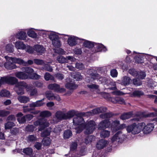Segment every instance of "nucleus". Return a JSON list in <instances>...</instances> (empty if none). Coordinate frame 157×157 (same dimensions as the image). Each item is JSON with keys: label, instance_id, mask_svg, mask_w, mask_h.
I'll return each mask as SVG.
<instances>
[{"label": "nucleus", "instance_id": "a211bd4d", "mask_svg": "<svg viewBox=\"0 0 157 157\" xmlns=\"http://www.w3.org/2000/svg\"><path fill=\"white\" fill-rule=\"evenodd\" d=\"M67 83L65 85V87L70 90H74L76 89L78 87V86L72 82L69 78L66 79Z\"/></svg>", "mask_w": 157, "mask_h": 157}, {"label": "nucleus", "instance_id": "39448f33", "mask_svg": "<svg viewBox=\"0 0 157 157\" xmlns=\"http://www.w3.org/2000/svg\"><path fill=\"white\" fill-rule=\"evenodd\" d=\"M75 114V111L73 110L69 111L66 113H64L62 111H59L56 113L55 116L58 120L61 121L71 118Z\"/></svg>", "mask_w": 157, "mask_h": 157}, {"label": "nucleus", "instance_id": "79ce46f5", "mask_svg": "<svg viewBox=\"0 0 157 157\" xmlns=\"http://www.w3.org/2000/svg\"><path fill=\"white\" fill-rule=\"evenodd\" d=\"M23 153L26 155H30L33 152L32 149L30 148H27L23 149Z\"/></svg>", "mask_w": 157, "mask_h": 157}, {"label": "nucleus", "instance_id": "3c124183", "mask_svg": "<svg viewBox=\"0 0 157 157\" xmlns=\"http://www.w3.org/2000/svg\"><path fill=\"white\" fill-rule=\"evenodd\" d=\"M10 112L6 110H0V117H3L8 115Z\"/></svg>", "mask_w": 157, "mask_h": 157}, {"label": "nucleus", "instance_id": "4468645a", "mask_svg": "<svg viewBox=\"0 0 157 157\" xmlns=\"http://www.w3.org/2000/svg\"><path fill=\"white\" fill-rule=\"evenodd\" d=\"M46 98L49 100H56L58 101L60 100V98L58 95L55 96L54 94L49 91H46L45 93Z\"/></svg>", "mask_w": 157, "mask_h": 157}, {"label": "nucleus", "instance_id": "ea45409f", "mask_svg": "<svg viewBox=\"0 0 157 157\" xmlns=\"http://www.w3.org/2000/svg\"><path fill=\"white\" fill-rule=\"evenodd\" d=\"M44 78L46 81H48L49 80H54V79L53 76L48 72L45 74L44 75Z\"/></svg>", "mask_w": 157, "mask_h": 157}, {"label": "nucleus", "instance_id": "0eeeda50", "mask_svg": "<svg viewBox=\"0 0 157 157\" xmlns=\"http://www.w3.org/2000/svg\"><path fill=\"white\" fill-rule=\"evenodd\" d=\"M34 124L35 126H39V131H41L45 128L48 127L49 125V123L47 120L44 118L39 119L35 122Z\"/></svg>", "mask_w": 157, "mask_h": 157}, {"label": "nucleus", "instance_id": "9d476101", "mask_svg": "<svg viewBox=\"0 0 157 157\" xmlns=\"http://www.w3.org/2000/svg\"><path fill=\"white\" fill-rule=\"evenodd\" d=\"M153 109L155 112L151 113H148L147 114L145 115L144 113H142L140 116H137L136 118L133 119V120L135 121H139L143 117H154L157 116V109L153 108Z\"/></svg>", "mask_w": 157, "mask_h": 157}, {"label": "nucleus", "instance_id": "69168bd1", "mask_svg": "<svg viewBox=\"0 0 157 157\" xmlns=\"http://www.w3.org/2000/svg\"><path fill=\"white\" fill-rule=\"evenodd\" d=\"M54 76L58 79L60 80L63 79L64 78V75L59 73H58L55 74Z\"/></svg>", "mask_w": 157, "mask_h": 157}, {"label": "nucleus", "instance_id": "37998d69", "mask_svg": "<svg viewBox=\"0 0 157 157\" xmlns=\"http://www.w3.org/2000/svg\"><path fill=\"white\" fill-rule=\"evenodd\" d=\"M112 116L113 114L111 113H104L100 115V117L102 118H107Z\"/></svg>", "mask_w": 157, "mask_h": 157}, {"label": "nucleus", "instance_id": "774afa93", "mask_svg": "<svg viewBox=\"0 0 157 157\" xmlns=\"http://www.w3.org/2000/svg\"><path fill=\"white\" fill-rule=\"evenodd\" d=\"M38 95L37 91L36 89H34L31 90L30 93L31 96H37Z\"/></svg>", "mask_w": 157, "mask_h": 157}, {"label": "nucleus", "instance_id": "bb28decb", "mask_svg": "<svg viewBox=\"0 0 157 157\" xmlns=\"http://www.w3.org/2000/svg\"><path fill=\"white\" fill-rule=\"evenodd\" d=\"M132 115V112H129L122 114L120 117V118L122 120H124L130 118Z\"/></svg>", "mask_w": 157, "mask_h": 157}, {"label": "nucleus", "instance_id": "4be33fe9", "mask_svg": "<svg viewBox=\"0 0 157 157\" xmlns=\"http://www.w3.org/2000/svg\"><path fill=\"white\" fill-rule=\"evenodd\" d=\"M120 82L121 84L124 86H126L130 84L131 82V79L128 76H124L121 79Z\"/></svg>", "mask_w": 157, "mask_h": 157}, {"label": "nucleus", "instance_id": "c85d7f7f", "mask_svg": "<svg viewBox=\"0 0 157 157\" xmlns=\"http://www.w3.org/2000/svg\"><path fill=\"white\" fill-rule=\"evenodd\" d=\"M27 34L29 36L33 38H35L37 36V34L32 29L28 30Z\"/></svg>", "mask_w": 157, "mask_h": 157}, {"label": "nucleus", "instance_id": "7ed1b4c3", "mask_svg": "<svg viewBox=\"0 0 157 157\" xmlns=\"http://www.w3.org/2000/svg\"><path fill=\"white\" fill-rule=\"evenodd\" d=\"M8 84L11 85L15 84L14 89L18 95H22L25 94L24 88H26L27 91H29L32 88L31 86H28L27 83L24 82H17V79L14 77L8 76Z\"/></svg>", "mask_w": 157, "mask_h": 157}, {"label": "nucleus", "instance_id": "0e129e2a", "mask_svg": "<svg viewBox=\"0 0 157 157\" xmlns=\"http://www.w3.org/2000/svg\"><path fill=\"white\" fill-rule=\"evenodd\" d=\"M117 72L116 69H113L110 71V75L113 77H117Z\"/></svg>", "mask_w": 157, "mask_h": 157}, {"label": "nucleus", "instance_id": "aec40b11", "mask_svg": "<svg viewBox=\"0 0 157 157\" xmlns=\"http://www.w3.org/2000/svg\"><path fill=\"white\" fill-rule=\"evenodd\" d=\"M107 144L108 142L103 139L99 140L97 143L96 147L98 149H101L104 148Z\"/></svg>", "mask_w": 157, "mask_h": 157}, {"label": "nucleus", "instance_id": "20e7f679", "mask_svg": "<svg viewBox=\"0 0 157 157\" xmlns=\"http://www.w3.org/2000/svg\"><path fill=\"white\" fill-rule=\"evenodd\" d=\"M141 124V122L138 124L133 123L128 125L126 128L127 132L133 135L139 134L142 131V127L143 126Z\"/></svg>", "mask_w": 157, "mask_h": 157}, {"label": "nucleus", "instance_id": "2eb2a0df", "mask_svg": "<svg viewBox=\"0 0 157 157\" xmlns=\"http://www.w3.org/2000/svg\"><path fill=\"white\" fill-rule=\"evenodd\" d=\"M7 59L9 60H12V61L14 63H17L19 64L26 65L27 63L24 60L19 58H17L15 57H6Z\"/></svg>", "mask_w": 157, "mask_h": 157}, {"label": "nucleus", "instance_id": "a19ab883", "mask_svg": "<svg viewBox=\"0 0 157 157\" xmlns=\"http://www.w3.org/2000/svg\"><path fill=\"white\" fill-rule=\"evenodd\" d=\"M71 76L76 80H80L82 79V77L79 72L75 73V75H72Z\"/></svg>", "mask_w": 157, "mask_h": 157}, {"label": "nucleus", "instance_id": "052dcab7", "mask_svg": "<svg viewBox=\"0 0 157 157\" xmlns=\"http://www.w3.org/2000/svg\"><path fill=\"white\" fill-rule=\"evenodd\" d=\"M40 77V76L36 73H33L30 77L29 76V78L32 79H39Z\"/></svg>", "mask_w": 157, "mask_h": 157}, {"label": "nucleus", "instance_id": "bf43d9fd", "mask_svg": "<svg viewBox=\"0 0 157 157\" xmlns=\"http://www.w3.org/2000/svg\"><path fill=\"white\" fill-rule=\"evenodd\" d=\"M34 62L35 64L38 65H42L45 63L43 60L37 59H34Z\"/></svg>", "mask_w": 157, "mask_h": 157}, {"label": "nucleus", "instance_id": "de8ad7c7", "mask_svg": "<svg viewBox=\"0 0 157 157\" xmlns=\"http://www.w3.org/2000/svg\"><path fill=\"white\" fill-rule=\"evenodd\" d=\"M8 76L1 77L0 79V83L1 85L5 83L8 84Z\"/></svg>", "mask_w": 157, "mask_h": 157}, {"label": "nucleus", "instance_id": "6e6d98bb", "mask_svg": "<svg viewBox=\"0 0 157 157\" xmlns=\"http://www.w3.org/2000/svg\"><path fill=\"white\" fill-rule=\"evenodd\" d=\"M25 72L29 75H30L33 72L34 70L33 69L29 67L24 68Z\"/></svg>", "mask_w": 157, "mask_h": 157}, {"label": "nucleus", "instance_id": "2f4dec72", "mask_svg": "<svg viewBox=\"0 0 157 157\" xmlns=\"http://www.w3.org/2000/svg\"><path fill=\"white\" fill-rule=\"evenodd\" d=\"M49 37L52 41L59 38L58 35L54 32H51L49 34Z\"/></svg>", "mask_w": 157, "mask_h": 157}, {"label": "nucleus", "instance_id": "f8f14e48", "mask_svg": "<svg viewBox=\"0 0 157 157\" xmlns=\"http://www.w3.org/2000/svg\"><path fill=\"white\" fill-rule=\"evenodd\" d=\"M69 37L67 40L68 44L71 46L75 45L77 43V41L79 40V38L74 36H68Z\"/></svg>", "mask_w": 157, "mask_h": 157}, {"label": "nucleus", "instance_id": "58836bf2", "mask_svg": "<svg viewBox=\"0 0 157 157\" xmlns=\"http://www.w3.org/2000/svg\"><path fill=\"white\" fill-rule=\"evenodd\" d=\"M10 95V92L8 90H2L0 92V96L1 97H8Z\"/></svg>", "mask_w": 157, "mask_h": 157}, {"label": "nucleus", "instance_id": "6ab92c4d", "mask_svg": "<svg viewBox=\"0 0 157 157\" xmlns=\"http://www.w3.org/2000/svg\"><path fill=\"white\" fill-rule=\"evenodd\" d=\"M34 49L38 55H41L44 53L45 51V48L42 46L40 45H35Z\"/></svg>", "mask_w": 157, "mask_h": 157}, {"label": "nucleus", "instance_id": "f03ea898", "mask_svg": "<svg viewBox=\"0 0 157 157\" xmlns=\"http://www.w3.org/2000/svg\"><path fill=\"white\" fill-rule=\"evenodd\" d=\"M98 70V68L95 67H91L87 70V73L90 75L91 78L90 80L89 78H87V82H90V81H92L94 80L99 79V81L103 85H106L107 86H109L107 89L112 90H115L116 89L115 86V82L109 79H107L105 78L101 77L99 75L95 73V72Z\"/></svg>", "mask_w": 157, "mask_h": 157}, {"label": "nucleus", "instance_id": "72a5a7b5", "mask_svg": "<svg viewBox=\"0 0 157 157\" xmlns=\"http://www.w3.org/2000/svg\"><path fill=\"white\" fill-rule=\"evenodd\" d=\"M144 94V93L139 90H136L132 94H130V96L131 97H139Z\"/></svg>", "mask_w": 157, "mask_h": 157}, {"label": "nucleus", "instance_id": "5701e85b", "mask_svg": "<svg viewBox=\"0 0 157 157\" xmlns=\"http://www.w3.org/2000/svg\"><path fill=\"white\" fill-rule=\"evenodd\" d=\"M15 48L18 49L25 50L26 48V45L22 41H18L15 42Z\"/></svg>", "mask_w": 157, "mask_h": 157}, {"label": "nucleus", "instance_id": "1a4fd4ad", "mask_svg": "<svg viewBox=\"0 0 157 157\" xmlns=\"http://www.w3.org/2000/svg\"><path fill=\"white\" fill-rule=\"evenodd\" d=\"M48 87L49 89L53 90L59 93H63L65 91V88H60V86L56 83L50 84L48 85Z\"/></svg>", "mask_w": 157, "mask_h": 157}, {"label": "nucleus", "instance_id": "e2e57ef3", "mask_svg": "<svg viewBox=\"0 0 157 157\" xmlns=\"http://www.w3.org/2000/svg\"><path fill=\"white\" fill-rule=\"evenodd\" d=\"M75 67L78 69L82 70L84 69V65L81 63H77L75 64Z\"/></svg>", "mask_w": 157, "mask_h": 157}, {"label": "nucleus", "instance_id": "cd10ccee", "mask_svg": "<svg viewBox=\"0 0 157 157\" xmlns=\"http://www.w3.org/2000/svg\"><path fill=\"white\" fill-rule=\"evenodd\" d=\"M96 52L105 51L106 50V48L102 44H98L96 47Z\"/></svg>", "mask_w": 157, "mask_h": 157}, {"label": "nucleus", "instance_id": "5fc2aeb1", "mask_svg": "<svg viewBox=\"0 0 157 157\" xmlns=\"http://www.w3.org/2000/svg\"><path fill=\"white\" fill-rule=\"evenodd\" d=\"M157 85V83L152 79H150L148 83V86L152 88Z\"/></svg>", "mask_w": 157, "mask_h": 157}, {"label": "nucleus", "instance_id": "9b49d317", "mask_svg": "<svg viewBox=\"0 0 157 157\" xmlns=\"http://www.w3.org/2000/svg\"><path fill=\"white\" fill-rule=\"evenodd\" d=\"M6 57H8L7 56H5V58L6 60V62L4 64V65L5 68L7 69L12 70L17 68V66L14 63L12 60H9L7 59Z\"/></svg>", "mask_w": 157, "mask_h": 157}, {"label": "nucleus", "instance_id": "7c9ffc66", "mask_svg": "<svg viewBox=\"0 0 157 157\" xmlns=\"http://www.w3.org/2000/svg\"><path fill=\"white\" fill-rule=\"evenodd\" d=\"M57 60L58 62L61 63H67V60L66 58L61 56H59L57 57Z\"/></svg>", "mask_w": 157, "mask_h": 157}, {"label": "nucleus", "instance_id": "603ef678", "mask_svg": "<svg viewBox=\"0 0 157 157\" xmlns=\"http://www.w3.org/2000/svg\"><path fill=\"white\" fill-rule=\"evenodd\" d=\"M146 76V74L144 72L140 71L138 73L137 78L141 79H143L145 78Z\"/></svg>", "mask_w": 157, "mask_h": 157}, {"label": "nucleus", "instance_id": "13d9d810", "mask_svg": "<svg viewBox=\"0 0 157 157\" xmlns=\"http://www.w3.org/2000/svg\"><path fill=\"white\" fill-rule=\"evenodd\" d=\"M154 59L153 58L151 59V62H150V63L149 64V67L150 68H153L155 70L157 71V64H154L152 62Z\"/></svg>", "mask_w": 157, "mask_h": 157}, {"label": "nucleus", "instance_id": "f3484780", "mask_svg": "<svg viewBox=\"0 0 157 157\" xmlns=\"http://www.w3.org/2000/svg\"><path fill=\"white\" fill-rule=\"evenodd\" d=\"M110 122L108 120H105L101 122L98 124V129L101 130L102 129L109 128L110 127Z\"/></svg>", "mask_w": 157, "mask_h": 157}, {"label": "nucleus", "instance_id": "6e6552de", "mask_svg": "<svg viewBox=\"0 0 157 157\" xmlns=\"http://www.w3.org/2000/svg\"><path fill=\"white\" fill-rule=\"evenodd\" d=\"M143 126L142 127V131L144 134H147L150 133L154 128V124L153 123H149L147 124L144 122H141Z\"/></svg>", "mask_w": 157, "mask_h": 157}, {"label": "nucleus", "instance_id": "412c9836", "mask_svg": "<svg viewBox=\"0 0 157 157\" xmlns=\"http://www.w3.org/2000/svg\"><path fill=\"white\" fill-rule=\"evenodd\" d=\"M15 75L17 78L21 79H25L29 78L28 75L22 72H17Z\"/></svg>", "mask_w": 157, "mask_h": 157}, {"label": "nucleus", "instance_id": "49530a36", "mask_svg": "<svg viewBox=\"0 0 157 157\" xmlns=\"http://www.w3.org/2000/svg\"><path fill=\"white\" fill-rule=\"evenodd\" d=\"M52 43L53 45L55 47H59L61 45L60 42L59 38L54 40H53L52 41Z\"/></svg>", "mask_w": 157, "mask_h": 157}, {"label": "nucleus", "instance_id": "b1692460", "mask_svg": "<svg viewBox=\"0 0 157 157\" xmlns=\"http://www.w3.org/2000/svg\"><path fill=\"white\" fill-rule=\"evenodd\" d=\"M22 116L23 114L21 112L18 113L16 115L17 117V120L20 124L24 123L26 121L25 116Z\"/></svg>", "mask_w": 157, "mask_h": 157}, {"label": "nucleus", "instance_id": "f704fd0d", "mask_svg": "<svg viewBox=\"0 0 157 157\" xmlns=\"http://www.w3.org/2000/svg\"><path fill=\"white\" fill-rule=\"evenodd\" d=\"M87 86L90 90H94L98 89L99 86L95 84L89 83L87 85Z\"/></svg>", "mask_w": 157, "mask_h": 157}, {"label": "nucleus", "instance_id": "473e14b6", "mask_svg": "<svg viewBox=\"0 0 157 157\" xmlns=\"http://www.w3.org/2000/svg\"><path fill=\"white\" fill-rule=\"evenodd\" d=\"M83 44L84 47L88 48H91L94 46L92 42L87 40H84Z\"/></svg>", "mask_w": 157, "mask_h": 157}, {"label": "nucleus", "instance_id": "a18cd8bd", "mask_svg": "<svg viewBox=\"0 0 157 157\" xmlns=\"http://www.w3.org/2000/svg\"><path fill=\"white\" fill-rule=\"evenodd\" d=\"M119 124L120 121L117 120H116L113 122L112 125L110 124V127H111L112 128H114L116 130H117V128Z\"/></svg>", "mask_w": 157, "mask_h": 157}, {"label": "nucleus", "instance_id": "c03bdc74", "mask_svg": "<svg viewBox=\"0 0 157 157\" xmlns=\"http://www.w3.org/2000/svg\"><path fill=\"white\" fill-rule=\"evenodd\" d=\"M72 135V133L71 131L69 130H66L64 132V137L65 139L69 138Z\"/></svg>", "mask_w": 157, "mask_h": 157}, {"label": "nucleus", "instance_id": "338daca9", "mask_svg": "<svg viewBox=\"0 0 157 157\" xmlns=\"http://www.w3.org/2000/svg\"><path fill=\"white\" fill-rule=\"evenodd\" d=\"M34 126L32 125L27 126L26 128V130L28 132H33L34 130Z\"/></svg>", "mask_w": 157, "mask_h": 157}, {"label": "nucleus", "instance_id": "393cba45", "mask_svg": "<svg viewBox=\"0 0 157 157\" xmlns=\"http://www.w3.org/2000/svg\"><path fill=\"white\" fill-rule=\"evenodd\" d=\"M16 36L17 38L19 40H25L26 39L27 35L25 32L21 31L17 34Z\"/></svg>", "mask_w": 157, "mask_h": 157}, {"label": "nucleus", "instance_id": "c756f323", "mask_svg": "<svg viewBox=\"0 0 157 157\" xmlns=\"http://www.w3.org/2000/svg\"><path fill=\"white\" fill-rule=\"evenodd\" d=\"M110 134V132L108 130H103L100 133V136L101 137L105 138L108 137Z\"/></svg>", "mask_w": 157, "mask_h": 157}, {"label": "nucleus", "instance_id": "8fccbe9b", "mask_svg": "<svg viewBox=\"0 0 157 157\" xmlns=\"http://www.w3.org/2000/svg\"><path fill=\"white\" fill-rule=\"evenodd\" d=\"M15 125L14 124L11 122H8L5 124V128L6 129H10Z\"/></svg>", "mask_w": 157, "mask_h": 157}, {"label": "nucleus", "instance_id": "f257e3e1", "mask_svg": "<svg viewBox=\"0 0 157 157\" xmlns=\"http://www.w3.org/2000/svg\"><path fill=\"white\" fill-rule=\"evenodd\" d=\"M85 115V113H79L73 119L74 124L78 125V127L75 128L77 133H80L83 129H85V133L90 134L92 133L95 128L96 124L93 121H87L86 123H84V121L82 116Z\"/></svg>", "mask_w": 157, "mask_h": 157}, {"label": "nucleus", "instance_id": "4d7b16f0", "mask_svg": "<svg viewBox=\"0 0 157 157\" xmlns=\"http://www.w3.org/2000/svg\"><path fill=\"white\" fill-rule=\"evenodd\" d=\"M25 50L26 52L29 53H32L34 52V49L33 48L28 45H26V48Z\"/></svg>", "mask_w": 157, "mask_h": 157}, {"label": "nucleus", "instance_id": "a878e982", "mask_svg": "<svg viewBox=\"0 0 157 157\" xmlns=\"http://www.w3.org/2000/svg\"><path fill=\"white\" fill-rule=\"evenodd\" d=\"M18 101L21 103H25L30 100L29 98L25 96H19L17 97Z\"/></svg>", "mask_w": 157, "mask_h": 157}, {"label": "nucleus", "instance_id": "423d86ee", "mask_svg": "<svg viewBox=\"0 0 157 157\" xmlns=\"http://www.w3.org/2000/svg\"><path fill=\"white\" fill-rule=\"evenodd\" d=\"M126 138V136L121 131L117 132L111 138L112 142H117L120 143H122Z\"/></svg>", "mask_w": 157, "mask_h": 157}, {"label": "nucleus", "instance_id": "4c0bfd02", "mask_svg": "<svg viewBox=\"0 0 157 157\" xmlns=\"http://www.w3.org/2000/svg\"><path fill=\"white\" fill-rule=\"evenodd\" d=\"M51 113L48 111H44L40 113V116L41 117H47L51 116Z\"/></svg>", "mask_w": 157, "mask_h": 157}, {"label": "nucleus", "instance_id": "09e8293b", "mask_svg": "<svg viewBox=\"0 0 157 157\" xmlns=\"http://www.w3.org/2000/svg\"><path fill=\"white\" fill-rule=\"evenodd\" d=\"M6 50L10 52H12L14 51V46L12 44H7L6 47Z\"/></svg>", "mask_w": 157, "mask_h": 157}, {"label": "nucleus", "instance_id": "ddd939ff", "mask_svg": "<svg viewBox=\"0 0 157 157\" xmlns=\"http://www.w3.org/2000/svg\"><path fill=\"white\" fill-rule=\"evenodd\" d=\"M106 110V108L100 107L97 108L93 109L92 112H88L85 113L86 115H92L93 114H95L100 113L102 112H104Z\"/></svg>", "mask_w": 157, "mask_h": 157}, {"label": "nucleus", "instance_id": "680f3d73", "mask_svg": "<svg viewBox=\"0 0 157 157\" xmlns=\"http://www.w3.org/2000/svg\"><path fill=\"white\" fill-rule=\"evenodd\" d=\"M129 73L131 74L132 75L136 76L137 77V74L138 72L136 71L135 69H131L129 70Z\"/></svg>", "mask_w": 157, "mask_h": 157}, {"label": "nucleus", "instance_id": "dca6fc26", "mask_svg": "<svg viewBox=\"0 0 157 157\" xmlns=\"http://www.w3.org/2000/svg\"><path fill=\"white\" fill-rule=\"evenodd\" d=\"M110 122L108 120H105L101 122L98 124V129L101 130L102 129L109 128L110 127Z\"/></svg>", "mask_w": 157, "mask_h": 157}, {"label": "nucleus", "instance_id": "e433bc0d", "mask_svg": "<svg viewBox=\"0 0 157 157\" xmlns=\"http://www.w3.org/2000/svg\"><path fill=\"white\" fill-rule=\"evenodd\" d=\"M51 131V129L50 128H47V129L44 130L41 133V136L47 137V136H48L50 135Z\"/></svg>", "mask_w": 157, "mask_h": 157}, {"label": "nucleus", "instance_id": "864d4df0", "mask_svg": "<svg viewBox=\"0 0 157 157\" xmlns=\"http://www.w3.org/2000/svg\"><path fill=\"white\" fill-rule=\"evenodd\" d=\"M94 137L92 135L88 136L85 140V143L87 144L90 143L94 139Z\"/></svg>", "mask_w": 157, "mask_h": 157}, {"label": "nucleus", "instance_id": "c9c22d12", "mask_svg": "<svg viewBox=\"0 0 157 157\" xmlns=\"http://www.w3.org/2000/svg\"><path fill=\"white\" fill-rule=\"evenodd\" d=\"M51 141V140L50 138L45 137L42 140V142L44 145L48 146L50 144Z\"/></svg>", "mask_w": 157, "mask_h": 157}]
</instances>
